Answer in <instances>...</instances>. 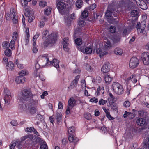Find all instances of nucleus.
<instances>
[{"label": "nucleus", "mask_w": 149, "mask_h": 149, "mask_svg": "<svg viewBox=\"0 0 149 149\" xmlns=\"http://www.w3.org/2000/svg\"><path fill=\"white\" fill-rule=\"evenodd\" d=\"M74 137L73 135H70L68 138L69 141L70 142H73V141H74Z\"/></svg>", "instance_id": "obj_58"}, {"label": "nucleus", "mask_w": 149, "mask_h": 149, "mask_svg": "<svg viewBox=\"0 0 149 149\" xmlns=\"http://www.w3.org/2000/svg\"><path fill=\"white\" fill-rule=\"evenodd\" d=\"M90 102H92L97 103L98 102V100L97 98L93 97L91 98L90 100Z\"/></svg>", "instance_id": "obj_59"}, {"label": "nucleus", "mask_w": 149, "mask_h": 149, "mask_svg": "<svg viewBox=\"0 0 149 149\" xmlns=\"http://www.w3.org/2000/svg\"><path fill=\"white\" fill-rule=\"evenodd\" d=\"M27 71L26 70H22L20 72H19V74L20 76H23L26 75L27 73Z\"/></svg>", "instance_id": "obj_50"}, {"label": "nucleus", "mask_w": 149, "mask_h": 149, "mask_svg": "<svg viewBox=\"0 0 149 149\" xmlns=\"http://www.w3.org/2000/svg\"><path fill=\"white\" fill-rule=\"evenodd\" d=\"M25 10L26 13H24L25 16H28L31 14V11L30 10L29 8L28 7H25Z\"/></svg>", "instance_id": "obj_40"}, {"label": "nucleus", "mask_w": 149, "mask_h": 149, "mask_svg": "<svg viewBox=\"0 0 149 149\" xmlns=\"http://www.w3.org/2000/svg\"><path fill=\"white\" fill-rule=\"evenodd\" d=\"M48 93L47 91H45L41 95V98L43 99L44 98V97L45 96L47 95H48Z\"/></svg>", "instance_id": "obj_61"}, {"label": "nucleus", "mask_w": 149, "mask_h": 149, "mask_svg": "<svg viewBox=\"0 0 149 149\" xmlns=\"http://www.w3.org/2000/svg\"><path fill=\"white\" fill-rule=\"evenodd\" d=\"M28 17V22H31L33 21V19L34 18V17L33 16H30V15H29L28 16H27Z\"/></svg>", "instance_id": "obj_53"}, {"label": "nucleus", "mask_w": 149, "mask_h": 149, "mask_svg": "<svg viewBox=\"0 0 149 149\" xmlns=\"http://www.w3.org/2000/svg\"><path fill=\"white\" fill-rule=\"evenodd\" d=\"M7 69L9 71H12L14 68V64L13 62L9 61L6 66Z\"/></svg>", "instance_id": "obj_19"}, {"label": "nucleus", "mask_w": 149, "mask_h": 149, "mask_svg": "<svg viewBox=\"0 0 149 149\" xmlns=\"http://www.w3.org/2000/svg\"><path fill=\"white\" fill-rule=\"evenodd\" d=\"M123 33L124 36H125L129 33L127 30L126 29H123Z\"/></svg>", "instance_id": "obj_60"}, {"label": "nucleus", "mask_w": 149, "mask_h": 149, "mask_svg": "<svg viewBox=\"0 0 149 149\" xmlns=\"http://www.w3.org/2000/svg\"><path fill=\"white\" fill-rule=\"evenodd\" d=\"M110 69V64L109 63H106L104 64L101 68V71L104 73L109 72Z\"/></svg>", "instance_id": "obj_12"}, {"label": "nucleus", "mask_w": 149, "mask_h": 149, "mask_svg": "<svg viewBox=\"0 0 149 149\" xmlns=\"http://www.w3.org/2000/svg\"><path fill=\"white\" fill-rule=\"evenodd\" d=\"M65 22L67 25L69 24L71 21V17H70L69 16H66L65 18Z\"/></svg>", "instance_id": "obj_34"}, {"label": "nucleus", "mask_w": 149, "mask_h": 149, "mask_svg": "<svg viewBox=\"0 0 149 149\" xmlns=\"http://www.w3.org/2000/svg\"><path fill=\"white\" fill-rule=\"evenodd\" d=\"M120 38L119 36H114L112 40L114 43H117L119 42L120 40Z\"/></svg>", "instance_id": "obj_42"}, {"label": "nucleus", "mask_w": 149, "mask_h": 149, "mask_svg": "<svg viewBox=\"0 0 149 149\" xmlns=\"http://www.w3.org/2000/svg\"><path fill=\"white\" fill-rule=\"evenodd\" d=\"M75 129L73 126L69 128L68 132L69 133H72L74 132Z\"/></svg>", "instance_id": "obj_45"}, {"label": "nucleus", "mask_w": 149, "mask_h": 149, "mask_svg": "<svg viewBox=\"0 0 149 149\" xmlns=\"http://www.w3.org/2000/svg\"><path fill=\"white\" fill-rule=\"evenodd\" d=\"M137 32L138 33H142L143 30L144 29H143L141 27L138 26L137 25Z\"/></svg>", "instance_id": "obj_54"}, {"label": "nucleus", "mask_w": 149, "mask_h": 149, "mask_svg": "<svg viewBox=\"0 0 149 149\" xmlns=\"http://www.w3.org/2000/svg\"><path fill=\"white\" fill-rule=\"evenodd\" d=\"M139 114L141 116L146 118L147 114V113L145 112L144 111H141L139 112Z\"/></svg>", "instance_id": "obj_38"}, {"label": "nucleus", "mask_w": 149, "mask_h": 149, "mask_svg": "<svg viewBox=\"0 0 149 149\" xmlns=\"http://www.w3.org/2000/svg\"><path fill=\"white\" fill-rule=\"evenodd\" d=\"M30 112L31 114L35 113L37 111V108L34 105H29L28 107Z\"/></svg>", "instance_id": "obj_17"}, {"label": "nucleus", "mask_w": 149, "mask_h": 149, "mask_svg": "<svg viewBox=\"0 0 149 149\" xmlns=\"http://www.w3.org/2000/svg\"><path fill=\"white\" fill-rule=\"evenodd\" d=\"M146 121L145 119L142 118L138 119L136 121V123L139 125H142L145 124Z\"/></svg>", "instance_id": "obj_25"}, {"label": "nucleus", "mask_w": 149, "mask_h": 149, "mask_svg": "<svg viewBox=\"0 0 149 149\" xmlns=\"http://www.w3.org/2000/svg\"><path fill=\"white\" fill-rule=\"evenodd\" d=\"M116 9L114 7L113 3L109 5L108 7L107 10L105 12V16L107 17V20L110 23H113L116 18L114 19L111 17L113 12Z\"/></svg>", "instance_id": "obj_3"}, {"label": "nucleus", "mask_w": 149, "mask_h": 149, "mask_svg": "<svg viewBox=\"0 0 149 149\" xmlns=\"http://www.w3.org/2000/svg\"><path fill=\"white\" fill-rule=\"evenodd\" d=\"M83 1L82 0H77L76 2V6L78 8H81L82 6Z\"/></svg>", "instance_id": "obj_28"}, {"label": "nucleus", "mask_w": 149, "mask_h": 149, "mask_svg": "<svg viewBox=\"0 0 149 149\" xmlns=\"http://www.w3.org/2000/svg\"><path fill=\"white\" fill-rule=\"evenodd\" d=\"M81 86L83 88H84L86 87V84L85 81L84 79H82L81 81Z\"/></svg>", "instance_id": "obj_55"}, {"label": "nucleus", "mask_w": 149, "mask_h": 149, "mask_svg": "<svg viewBox=\"0 0 149 149\" xmlns=\"http://www.w3.org/2000/svg\"><path fill=\"white\" fill-rule=\"evenodd\" d=\"M84 117L87 120H90L91 118V114L88 113H86L84 115Z\"/></svg>", "instance_id": "obj_44"}, {"label": "nucleus", "mask_w": 149, "mask_h": 149, "mask_svg": "<svg viewBox=\"0 0 149 149\" xmlns=\"http://www.w3.org/2000/svg\"><path fill=\"white\" fill-rule=\"evenodd\" d=\"M42 38L46 40L44 42V46L45 47L52 46L55 43L57 40L56 35L54 33L49 35V32L47 30L43 32Z\"/></svg>", "instance_id": "obj_2"}, {"label": "nucleus", "mask_w": 149, "mask_h": 149, "mask_svg": "<svg viewBox=\"0 0 149 149\" xmlns=\"http://www.w3.org/2000/svg\"><path fill=\"white\" fill-rule=\"evenodd\" d=\"M10 47L12 49L15 46V41L14 40H12L10 43Z\"/></svg>", "instance_id": "obj_57"}, {"label": "nucleus", "mask_w": 149, "mask_h": 149, "mask_svg": "<svg viewBox=\"0 0 149 149\" xmlns=\"http://www.w3.org/2000/svg\"><path fill=\"white\" fill-rule=\"evenodd\" d=\"M86 69L87 70L89 71H91V66L88 64H86Z\"/></svg>", "instance_id": "obj_64"}, {"label": "nucleus", "mask_w": 149, "mask_h": 149, "mask_svg": "<svg viewBox=\"0 0 149 149\" xmlns=\"http://www.w3.org/2000/svg\"><path fill=\"white\" fill-rule=\"evenodd\" d=\"M88 16V13L86 10L84 11L82 13L81 18L82 19L85 18Z\"/></svg>", "instance_id": "obj_30"}, {"label": "nucleus", "mask_w": 149, "mask_h": 149, "mask_svg": "<svg viewBox=\"0 0 149 149\" xmlns=\"http://www.w3.org/2000/svg\"><path fill=\"white\" fill-rule=\"evenodd\" d=\"M66 6V4L63 2L59 1L57 4V8L60 12L65 9Z\"/></svg>", "instance_id": "obj_13"}, {"label": "nucleus", "mask_w": 149, "mask_h": 149, "mask_svg": "<svg viewBox=\"0 0 149 149\" xmlns=\"http://www.w3.org/2000/svg\"><path fill=\"white\" fill-rule=\"evenodd\" d=\"M146 25V22L145 20L141 22V23L138 22L137 25L141 27L143 29H144Z\"/></svg>", "instance_id": "obj_27"}, {"label": "nucleus", "mask_w": 149, "mask_h": 149, "mask_svg": "<svg viewBox=\"0 0 149 149\" xmlns=\"http://www.w3.org/2000/svg\"><path fill=\"white\" fill-rule=\"evenodd\" d=\"M25 78L23 76H18L16 77L15 79L16 82L19 84H22L25 82Z\"/></svg>", "instance_id": "obj_15"}, {"label": "nucleus", "mask_w": 149, "mask_h": 149, "mask_svg": "<svg viewBox=\"0 0 149 149\" xmlns=\"http://www.w3.org/2000/svg\"><path fill=\"white\" fill-rule=\"evenodd\" d=\"M83 19L79 18L78 22V24L80 26V27H83L84 26L85 24V22L83 20Z\"/></svg>", "instance_id": "obj_29"}, {"label": "nucleus", "mask_w": 149, "mask_h": 149, "mask_svg": "<svg viewBox=\"0 0 149 149\" xmlns=\"http://www.w3.org/2000/svg\"><path fill=\"white\" fill-rule=\"evenodd\" d=\"M3 48L4 49L8 48L10 47V45L9 43L7 41L3 42L2 44Z\"/></svg>", "instance_id": "obj_32"}, {"label": "nucleus", "mask_w": 149, "mask_h": 149, "mask_svg": "<svg viewBox=\"0 0 149 149\" xmlns=\"http://www.w3.org/2000/svg\"><path fill=\"white\" fill-rule=\"evenodd\" d=\"M131 2L132 5V9H134L135 6L134 5V3L136 2L137 4L139 5V7L143 10H145L147 8L146 3L142 0H130Z\"/></svg>", "instance_id": "obj_7"}, {"label": "nucleus", "mask_w": 149, "mask_h": 149, "mask_svg": "<svg viewBox=\"0 0 149 149\" xmlns=\"http://www.w3.org/2000/svg\"><path fill=\"white\" fill-rule=\"evenodd\" d=\"M11 124L13 126H16L17 124V123L16 120H13L11 121Z\"/></svg>", "instance_id": "obj_63"}, {"label": "nucleus", "mask_w": 149, "mask_h": 149, "mask_svg": "<svg viewBox=\"0 0 149 149\" xmlns=\"http://www.w3.org/2000/svg\"><path fill=\"white\" fill-rule=\"evenodd\" d=\"M116 30V27L114 26H111L109 29V31L112 33L115 32Z\"/></svg>", "instance_id": "obj_48"}, {"label": "nucleus", "mask_w": 149, "mask_h": 149, "mask_svg": "<svg viewBox=\"0 0 149 149\" xmlns=\"http://www.w3.org/2000/svg\"><path fill=\"white\" fill-rule=\"evenodd\" d=\"M10 16L13 17V21L14 24H16L17 22V17L15 14V13L13 11L10 14Z\"/></svg>", "instance_id": "obj_21"}, {"label": "nucleus", "mask_w": 149, "mask_h": 149, "mask_svg": "<svg viewBox=\"0 0 149 149\" xmlns=\"http://www.w3.org/2000/svg\"><path fill=\"white\" fill-rule=\"evenodd\" d=\"M131 2L129 0V2H127L126 1H124L123 0H121L119 1L118 4L117 2L115 1L113 4L115 8H118L121 7H125L129 10L131 9L132 10V7Z\"/></svg>", "instance_id": "obj_5"}, {"label": "nucleus", "mask_w": 149, "mask_h": 149, "mask_svg": "<svg viewBox=\"0 0 149 149\" xmlns=\"http://www.w3.org/2000/svg\"><path fill=\"white\" fill-rule=\"evenodd\" d=\"M85 52L88 54H90L92 53V49L91 47H86L85 49Z\"/></svg>", "instance_id": "obj_37"}, {"label": "nucleus", "mask_w": 149, "mask_h": 149, "mask_svg": "<svg viewBox=\"0 0 149 149\" xmlns=\"http://www.w3.org/2000/svg\"><path fill=\"white\" fill-rule=\"evenodd\" d=\"M5 55L8 57H10L11 56L12 51L10 49H6L4 52Z\"/></svg>", "instance_id": "obj_36"}, {"label": "nucleus", "mask_w": 149, "mask_h": 149, "mask_svg": "<svg viewBox=\"0 0 149 149\" xmlns=\"http://www.w3.org/2000/svg\"><path fill=\"white\" fill-rule=\"evenodd\" d=\"M16 146V147L17 148L20 147L22 146L19 143H18V142L16 143V142L15 141L11 144V146H10V149H14Z\"/></svg>", "instance_id": "obj_22"}, {"label": "nucleus", "mask_w": 149, "mask_h": 149, "mask_svg": "<svg viewBox=\"0 0 149 149\" xmlns=\"http://www.w3.org/2000/svg\"><path fill=\"white\" fill-rule=\"evenodd\" d=\"M141 58L143 63L146 65L149 64V53L147 52L143 53L141 56Z\"/></svg>", "instance_id": "obj_11"}, {"label": "nucleus", "mask_w": 149, "mask_h": 149, "mask_svg": "<svg viewBox=\"0 0 149 149\" xmlns=\"http://www.w3.org/2000/svg\"><path fill=\"white\" fill-rule=\"evenodd\" d=\"M56 119L58 122H59L62 118V115L60 113H57L56 115Z\"/></svg>", "instance_id": "obj_39"}, {"label": "nucleus", "mask_w": 149, "mask_h": 149, "mask_svg": "<svg viewBox=\"0 0 149 149\" xmlns=\"http://www.w3.org/2000/svg\"><path fill=\"white\" fill-rule=\"evenodd\" d=\"M138 14V11L135 10L132 11L131 12V15L132 17H136Z\"/></svg>", "instance_id": "obj_41"}, {"label": "nucleus", "mask_w": 149, "mask_h": 149, "mask_svg": "<svg viewBox=\"0 0 149 149\" xmlns=\"http://www.w3.org/2000/svg\"><path fill=\"white\" fill-rule=\"evenodd\" d=\"M114 52L117 55H121L123 54L122 50L119 48H116L114 49Z\"/></svg>", "instance_id": "obj_26"}, {"label": "nucleus", "mask_w": 149, "mask_h": 149, "mask_svg": "<svg viewBox=\"0 0 149 149\" xmlns=\"http://www.w3.org/2000/svg\"><path fill=\"white\" fill-rule=\"evenodd\" d=\"M131 79V81L134 83H135L137 82V80L134 77V75H131L129 78L127 79V80L128 81H129Z\"/></svg>", "instance_id": "obj_35"}, {"label": "nucleus", "mask_w": 149, "mask_h": 149, "mask_svg": "<svg viewBox=\"0 0 149 149\" xmlns=\"http://www.w3.org/2000/svg\"><path fill=\"white\" fill-rule=\"evenodd\" d=\"M103 47L105 49H110L112 47V44L109 38H105L103 42Z\"/></svg>", "instance_id": "obj_10"}, {"label": "nucleus", "mask_w": 149, "mask_h": 149, "mask_svg": "<svg viewBox=\"0 0 149 149\" xmlns=\"http://www.w3.org/2000/svg\"><path fill=\"white\" fill-rule=\"evenodd\" d=\"M76 101L73 97L70 98L68 101V106L71 107L72 109L76 105Z\"/></svg>", "instance_id": "obj_14"}, {"label": "nucleus", "mask_w": 149, "mask_h": 149, "mask_svg": "<svg viewBox=\"0 0 149 149\" xmlns=\"http://www.w3.org/2000/svg\"><path fill=\"white\" fill-rule=\"evenodd\" d=\"M105 83L109 84L112 80V78L109 74H106L104 77Z\"/></svg>", "instance_id": "obj_23"}, {"label": "nucleus", "mask_w": 149, "mask_h": 149, "mask_svg": "<svg viewBox=\"0 0 149 149\" xmlns=\"http://www.w3.org/2000/svg\"><path fill=\"white\" fill-rule=\"evenodd\" d=\"M51 8L50 7H47L44 10V13L45 15H49L51 10Z\"/></svg>", "instance_id": "obj_31"}, {"label": "nucleus", "mask_w": 149, "mask_h": 149, "mask_svg": "<svg viewBox=\"0 0 149 149\" xmlns=\"http://www.w3.org/2000/svg\"><path fill=\"white\" fill-rule=\"evenodd\" d=\"M143 147H148L149 148V138L147 140L144 142L143 144Z\"/></svg>", "instance_id": "obj_52"}, {"label": "nucleus", "mask_w": 149, "mask_h": 149, "mask_svg": "<svg viewBox=\"0 0 149 149\" xmlns=\"http://www.w3.org/2000/svg\"><path fill=\"white\" fill-rule=\"evenodd\" d=\"M41 60L42 61V62H41V61L40 60H38V61L42 65H43V62H45V64L46 65L48 66V65H52L56 68H58L59 67V61L56 59H53L52 62V61H49V58H47L42 57Z\"/></svg>", "instance_id": "obj_4"}, {"label": "nucleus", "mask_w": 149, "mask_h": 149, "mask_svg": "<svg viewBox=\"0 0 149 149\" xmlns=\"http://www.w3.org/2000/svg\"><path fill=\"white\" fill-rule=\"evenodd\" d=\"M117 106L116 104H114L112 106L111 109L113 110L116 111L117 110Z\"/></svg>", "instance_id": "obj_62"}, {"label": "nucleus", "mask_w": 149, "mask_h": 149, "mask_svg": "<svg viewBox=\"0 0 149 149\" xmlns=\"http://www.w3.org/2000/svg\"><path fill=\"white\" fill-rule=\"evenodd\" d=\"M109 95L110 97L108 98V101L109 103V105L111 106L113 104V103H114L115 97L111 93H109Z\"/></svg>", "instance_id": "obj_20"}, {"label": "nucleus", "mask_w": 149, "mask_h": 149, "mask_svg": "<svg viewBox=\"0 0 149 149\" xmlns=\"http://www.w3.org/2000/svg\"><path fill=\"white\" fill-rule=\"evenodd\" d=\"M40 149H48V146L45 142H44L42 144H41Z\"/></svg>", "instance_id": "obj_43"}, {"label": "nucleus", "mask_w": 149, "mask_h": 149, "mask_svg": "<svg viewBox=\"0 0 149 149\" xmlns=\"http://www.w3.org/2000/svg\"><path fill=\"white\" fill-rule=\"evenodd\" d=\"M68 38H64L63 42V45H68Z\"/></svg>", "instance_id": "obj_47"}, {"label": "nucleus", "mask_w": 149, "mask_h": 149, "mask_svg": "<svg viewBox=\"0 0 149 149\" xmlns=\"http://www.w3.org/2000/svg\"><path fill=\"white\" fill-rule=\"evenodd\" d=\"M22 98L24 101H28L29 104L37 105L38 98L37 96L33 95L31 91L25 89L22 91Z\"/></svg>", "instance_id": "obj_1"}, {"label": "nucleus", "mask_w": 149, "mask_h": 149, "mask_svg": "<svg viewBox=\"0 0 149 149\" xmlns=\"http://www.w3.org/2000/svg\"><path fill=\"white\" fill-rule=\"evenodd\" d=\"M139 61L135 57H132L130 59L129 64L130 67L134 68L136 67L139 64Z\"/></svg>", "instance_id": "obj_9"}, {"label": "nucleus", "mask_w": 149, "mask_h": 149, "mask_svg": "<svg viewBox=\"0 0 149 149\" xmlns=\"http://www.w3.org/2000/svg\"><path fill=\"white\" fill-rule=\"evenodd\" d=\"M26 36L25 37L24 40L23 42V44L25 45L26 46L29 42V38L30 37V35L29 33V30L28 29L26 30Z\"/></svg>", "instance_id": "obj_16"}, {"label": "nucleus", "mask_w": 149, "mask_h": 149, "mask_svg": "<svg viewBox=\"0 0 149 149\" xmlns=\"http://www.w3.org/2000/svg\"><path fill=\"white\" fill-rule=\"evenodd\" d=\"M135 115L134 113H132L131 112H129L128 116L130 119H133L135 117Z\"/></svg>", "instance_id": "obj_56"}, {"label": "nucleus", "mask_w": 149, "mask_h": 149, "mask_svg": "<svg viewBox=\"0 0 149 149\" xmlns=\"http://www.w3.org/2000/svg\"><path fill=\"white\" fill-rule=\"evenodd\" d=\"M130 105V103L128 100L125 101L123 103V106L125 107H128Z\"/></svg>", "instance_id": "obj_49"}, {"label": "nucleus", "mask_w": 149, "mask_h": 149, "mask_svg": "<svg viewBox=\"0 0 149 149\" xmlns=\"http://www.w3.org/2000/svg\"><path fill=\"white\" fill-rule=\"evenodd\" d=\"M112 87L114 92L117 95H120L123 94L124 90L123 86L118 82H114Z\"/></svg>", "instance_id": "obj_6"}, {"label": "nucleus", "mask_w": 149, "mask_h": 149, "mask_svg": "<svg viewBox=\"0 0 149 149\" xmlns=\"http://www.w3.org/2000/svg\"><path fill=\"white\" fill-rule=\"evenodd\" d=\"M107 102V101L101 99L99 102V104L100 105H104Z\"/></svg>", "instance_id": "obj_46"}, {"label": "nucleus", "mask_w": 149, "mask_h": 149, "mask_svg": "<svg viewBox=\"0 0 149 149\" xmlns=\"http://www.w3.org/2000/svg\"><path fill=\"white\" fill-rule=\"evenodd\" d=\"M77 82L73 80L71 82L70 86L68 87L69 89H72L76 86Z\"/></svg>", "instance_id": "obj_33"}, {"label": "nucleus", "mask_w": 149, "mask_h": 149, "mask_svg": "<svg viewBox=\"0 0 149 149\" xmlns=\"http://www.w3.org/2000/svg\"><path fill=\"white\" fill-rule=\"evenodd\" d=\"M4 92L5 94L4 98L5 102L9 104L12 98L11 93L10 91L6 88H4Z\"/></svg>", "instance_id": "obj_8"}, {"label": "nucleus", "mask_w": 149, "mask_h": 149, "mask_svg": "<svg viewBox=\"0 0 149 149\" xmlns=\"http://www.w3.org/2000/svg\"><path fill=\"white\" fill-rule=\"evenodd\" d=\"M96 52L99 54L100 57H102L104 55L107 54V52L106 51H102L100 48H98L96 49Z\"/></svg>", "instance_id": "obj_18"}, {"label": "nucleus", "mask_w": 149, "mask_h": 149, "mask_svg": "<svg viewBox=\"0 0 149 149\" xmlns=\"http://www.w3.org/2000/svg\"><path fill=\"white\" fill-rule=\"evenodd\" d=\"M47 5V3L45 1H41L39 3V5L40 6L44 7Z\"/></svg>", "instance_id": "obj_51"}, {"label": "nucleus", "mask_w": 149, "mask_h": 149, "mask_svg": "<svg viewBox=\"0 0 149 149\" xmlns=\"http://www.w3.org/2000/svg\"><path fill=\"white\" fill-rule=\"evenodd\" d=\"M75 42L77 45V47L79 49L81 50V48H79V46H80L82 44V39L80 38H78L75 40Z\"/></svg>", "instance_id": "obj_24"}]
</instances>
